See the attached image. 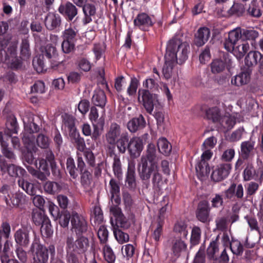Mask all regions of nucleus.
I'll list each match as a JSON object with an SVG mask.
<instances>
[{"label": "nucleus", "instance_id": "nucleus-1", "mask_svg": "<svg viewBox=\"0 0 263 263\" xmlns=\"http://www.w3.org/2000/svg\"><path fill=\"white\" fill-rule=\"evenodd\" d=\"M156 153L155 145L153 143L148 144L146 156H142L141 158L138 172L140 178L143 180H149L152 175L153 187L156 190H160L163 182L159 165L156 160Z\"/></svg>", "mask_w": 263, "mask_h": 263}, {"label": "nucleus", "instance_id": "nucleus-2", "mask_svg": "<svg viewBox=\"0 0 263 263\" xmlns=\"http://www.w3.org/2000/svg\"><path fill=\"white\" fill-rule=\"evenodd\" d=\"M105 140L110 156L115 155L116 146L119 153L124 154L128 142V134L127 132L122 133L120 126L116 123H112L105 134Z\"/></svg>", "mask_w": 263, "mask_h": 263}, {"label": "nucleus", "instance_id": "nucleus-3", "mask_svg": "<svg viewBox=\"0 0 263 263\" xmlns=\"http://www.w3.org/2000/svg\"><path fill=\"white\" fill-rule=\"evenodd\" d=\"M22 120L24 124V132L22 140L28 151V154L25 156V159L28 163L31 164L34 159L32 152H35L36 149L35 145V137L33 133L37 132L40 128L34 123L32 114H28L24 116Z\"/></svg>", "mask_w": 263, "mask_h": 263}, {"label": "nucleus", "instance_id": "nucleus-4", "mask_svg": "<svg viewBox=\"0 0 263 263\" xmlns=\"http://www.w3.org/2000/svg\"><path fill=\"white\" fill-rule=\"evenodd\" d=\"M189 48L186 43L182 42L178 39H173L167 45L165 55L173 62L182 64L187 59Z\"/></svg>", "mask_w": 263, "mask_h": 263}, {"label": "nucleus", "instance_id": "nucleus-5", "mask_svg": "<svg viewBox=\"0 0 263 263\" xmlns=\"http://www.w3.org/2000/svg\"><path fill=\"white\" fill-rule=\"evenodd\" d=\"M218 237V236H217L215 240L210 243L206 250L207 256L215 263H227L229 258L226 248L220 246Z\"/></svg>", "mask_w": 263, "mask_h": 263}, {"label": "nucleus", "instance_id": "nucleus-6", "mask_svg": "<svg viewBox=\"0 0 263 263\" xmlns=\"http://www.w3.org/2000/svg\"><path fill=\"white\" fill-rule=\"evenodd\" d=\"M138 101L142 103L146 111L152 114L154 108L159 110L162 106L159 102L157 96L152 95L146 90L140 89L138 91Z\"/></svg>", "mask_w": 263, "mask_h": 263}, {"label": "nucleus", "instance_id": "nucleus-7", "mask_svg": "<svg viewBox=\"0 0 263 263\" xmlns=\"http://www.w3.org/2000/svg\"><path fill=\"white\" fill-rule=\"evenodd\" d=\"M30 251L33 258V263H46L48 259L47 248L40 243V239L35 237Z\"/></svg>", "mask_w": 263, "mask_h": 263}, {"label": "nucleus", "instance_id": "nucleus-8", "mask_svg": "<svg viewBox=\"0 0 263 263\" xmlns=\"http://www.w3.org/2000/svg\"><path fill=\"white\" fill-rule=\"evenodd\" d=\"M49 164L53 174L57 175L59 173V171L57 168V164L54 160V156L51 151L47 152L46 159L40 160L39 164L37 163H36V166L39 171L47 172H50Z\"/></svg>", "mask_w": 263, "mask_h": 263}, {"label": "nucleus", "instance_id": "nucleus-9", "mask_svg": "<svg viewBox=\"0 0 263 263\" xmlns=\"http://www.w3.org/2000/svg\"><path fill=\"white\" fill-rule=\"evenodd\" d=\"M243 178L245 181L254 179L261 184L263 181V166L255 170L251 163H248L243 172Z\"/></svg>", "mask_w": 263, "mask_h": 263}, {"label": "nucleus", "instance_id": "nucleus-10", "mask_svg": "<svg viewBox=\"0 0 263 263\" xmlns=\"http://www.w3.org/2000/svg\"><path fill=\"white\" fill-rule=\"evenodd\" d=\"M232 169L230 163H220L213 167L211 174V179L215 182H219L226 179Z\"/></svg>", "mask_w": 263, "mask_h": 263}, {"label": "nucleus", "instance_id": "nucleus-11", "mask_svg": "<svg viewBox=\"0 0 263 263\" xmlns=\"http://www.w3.org/2000/svg\"><path fill=\"white\" fill-rule=\"evenodd\" d=\"M71 230L77 235H81L87 231V224L86 220L84 217L75 212L71 214Z\"/></svg>", "mask_w": 263, "mask_h": 263}, {"label": "nucleus", "instance_id": "nucleus-12", "mask_svg": "<svg viewBox=\"0 0 263 263\" xmlns=\"http://www.w3.org/2000/svg\"><path fill=\"white\" fill-rule=\"evenodd\" d=\"M17 45L15 44L8 49L5 58V63L11 69H18L22 66L21 59L16 55Z\"/></svg>", "mask_w": 263, "mask_h": 263}, {"label": "nucleus", "instance_id": "nucleus-13", "mask_svg": "<svg viewBox=\"0 0 263 263\" xmlns=\"http://www.w3.org/2000/svg\"><path fill=\"white\" fill-rule=\"evenodd\" d=\"M143 149V142L142 139L139 137H133L126 144V149L128 150L129 155L134 157H138Z\"/></svg>", "mask_w": 263, "mask_h": 263}, {"label": "nucleus", "instance_id": "nucleus-14", "mask_svg": "<svg viewBox=\"0 0 263 263\" xmlns=\"http://www.w3.org/2000/svg\"><path fill=\"white\" fill-rule=\"evenodd\" d=\"M10 233V226L7 222L3 223L0 229V255L8 253L9 242L8 240Z\"/></svg>", "mask_w": 263, "mask_h": 263}, {"label": "nucleus", "instance_id": "nucleus-15", "mask_svg": "<svg viewBox=\"0 0 263 263\" xmlns=\"http://www.w3.org/2000/svg\"><path fill=\"white\" fill-rule=\"evenodd\" d=\"M154 23L151 17L144 12L139 13L134 20V26L143 31H147Z\"/></svg>", "mask_w": 263, "mask_h": 263}, {"label": "nucleus", "instance_id": "nucleus-16", "mask_svg": "<svg viewBox=\"0 0 263 263\" xmlns=\"http://www.w3.org/2000/svg\"><path fill=\"white\" fill-rule=\"evenodd\" d=\"M240 39L242 40V29L237 27L229 32L228 37L224 43V48L230 51L233 49V46H235Z\"/></svg>", "mask_w": 263, "mask_h": 263}, {"label": "nucleus", "instance_id": "nucleus-17", "mask_svg": "<svg viewBox=\"0 0 263 263\" xmlns=\"http://www.w3.org/2000/svg\"><path fill=\"white\" fill-rule=\"evenodd\" d=\"M171 249L173 255L178 257L187 249V245L180 237H173L170 240Z\"/></svg>", "mask_w": 263, "mask_h": 263}, {"label": "nucleus", "instance_id": "nucleus-18", "mask_svg": "<svg viewBox=\"0 0 263 263\" xmlns=\"http://www.w3.org/2000/svg\"><path fill=\"white\" fill-rule=\"evenodd\" d=\"M30 231L27 228L17 230L15 234V240L17 244L22 247H27L30 242Z\"/></svg>", "mask_w": 263, "mask_h": 263}, {"label": "nucleus", "instance_id": "nucleus-19", "mask_svg": "<svg viewBox=\"0 0 263 263\" xmlns=\"http://www.w3.org/2000/svg\"><path fill=\"white\" fill-rule=\"evenodd\" d=\"M110 212L116 218V224L118 227L127 229L130 226V221L123 215L117 206H111Z\"/></svg>", "mask_w": 263, "mask_h": 263}, {"label": "nucleus", "instance_id": "nucleus-20", "mask_svg": "<svg viewBox=\"0 0 263 263\" xmlns=\"http://www.w3.org/2000/svg\"><path fill=\"white\" fill-rule=\"evenodd\" d=\"M59 11L63 15L67 17L69 21H72L78 14L77 8L70 2H67L65 4L61 5L59 8Z\"/></svg>", "mask_w": 263, "mask_h": 263}, {"label": "nucleus", "instance_id": "nucleus-21", "mask_svg": "<svg viewBox=\"0 0 263 263\" xmlns=\"http://www.w3.org/2000/svg\"><path fill=\"white\" fill-rule=\"evenodd\" d=\"M10 138L8 135H4L2 132H0V145L3 154L8 159H15L14 154L8 147V141Z\"/></svg>", "mask_w": 263, "mask_h": 263}, {"label": "nucleus", "instance_id": "nucleus-22", "mask_svg": "<svg viewBox=\"0 0 263 263\" xmlns=\"http://www.w3.org/2000/svg\"><path fill=\"white\" fill-rule=\"evenodd\" d=\"M210 210V208L208 202H200L196 213L198 219L202 222H206L209 218Z\"/></svg>", "mask_w": 263, "mask_h": 263}, {"label": "nucleus", "instance_id": "nucleus-23", "mask_svg": "<svg viewBox=\"0 0 263 263\" xmlns=\"http://www.w3.org/2000/svg\"><path fill=\"white\" fill-rule=\"evenodd\" d=\"M210 31L207 27L200 28L195 34V43L197 46L203 45L209 40Z\"/></svg>", "mask_w": 263, "mask_h": 263}, {"label": "nucleus", "instance_id": "nucleus-24", "mask_svg": "<svg viewBox=\"0 0 263 263\" xmlns=\"http://www.w3.org/2000/svg\"><path fill=\"white\" fill-rule=\"evenodd\" d=\"M196 171L198 178L204 180L208 177L210 168L208 162L199 161L196 165Z\"/></svg>", "mask_w": 263, "mask_h": 263}, {"label": "nucleus", "instance_id": "nucleus-25", "mask_svg": "<svg viewBox=\"0 0 263 263\" xmlns=\"http://www.w3.org/2000/svg\"><path fill=\"white\" fill-rule=\"evenodd\" d=\"M145 121L142 116L135 118L128 121L127 124L128 129L131 133H135L137 130L143 128L145 126Z\"/></svg>", "mask_w": 263, "mask_h": 263}, {"label": "nucleus", "instance_id": "nucleus-26", "mask_svg": "<svg viewBox=\"0 0 263 263\" xmlns=\"http://www.w3.org/2000/svg\"><path fill=\"white\" fill-rule=\"evenodd\" d=\"M61 24L60 16L54 13H49L45 21V24L49 30H53L59 26Z\"/></svg>", "mask_w": 263, "mask_h": 263}, {"label": "nucleus", "instance_id": "nucleus-27", "mask_svg": "<svg viewBox=\"0 0 263 263\" xmlns=\"http://www.w3.org/2000/svg\"><path fill=\"white\" fill-rule=\"evenodd\" d=\"M250 80V73L245 71L240 72L231 80L232 84L240 86L247 84Z\"/></svg>", "mask_w": 263, "mask_h": 263}, {"label": "nucleus", "instance_id": "nucleus-28", "mask_svg": "<svg viewBox=\"0 0 263 263\" xmlns=\"http://www.w3.org/2000/svg\"><path fill=\"white\" fill-rule=\"evenodd\" d=\"M62 128L68 133L70 137L79 133L75 127L74 120L71 116H66L64 118Z\"/></svg>", "mask_w": 263, "mask_h": 263}, {"label": "nucleus", "instance_id": "nucleus-29", "mask_svg": "<svg viewBox=\"0 0 263 263\" xmlns=\"http://www.w3.org/2000/svg\"><path fill=\"white\" fill-rule=\"evenodd\" d=\"M92 102L94 105L103 108L106 105L107 99L105 92L101 89H97L94 91L92 98Z\"/></svg>", "mask_w": 263, "mask_h": 263}, {"label": "nucleus", "instance_id": "nucleus-30", "mask_svg": "<svg viewBox=\"0 0 263 263\" xmlns=\"http://www.w3.org/2000/svg\"><path fill=\"white\" fill-rule=\"evenodd\" d=\"M78 32L79 31L76 26L70 24V26L62 32V37L63 40L76 42Z\"/></svg>", "mask_w": 263, "mask_h": 263}, {"label": "nucleus", "instance_id": "nucleus-31", "mask_svg": "<svg viewBox=\"0 0 263 263\" xmlns=\"http://www.w3.org/2000/svg\"><path fill=\"white\" fill-rule=\"evenodd\" d=\"M83 12L84 17L83 20V23L87 24L92 21L91 16H94L96 13V8L92 4H86L83 8Z\"/></svg>", "mask_w": 263, "mask_h": 263}, {"label": "nucleus", "instance_id": "nucleus-32", "mask_svg": "<svg viewBox=\"0 0 263 263\" xmlns=\"http://www.w3.org/2000/svg\"><path fill=\"white\" fill-rule=\"evenodd\" d=\"M126 183L130 189H135L136 186L135 165L132 163H128Z\"/></svg>", "mask_w": 263, "mask_h": 263}, {"label": "nucleus", "instance_id": "nucleus-33", "mask_svg": "<svg viewBox=\"0 0 263 263\" xmlns=\"http://www.w3.org/2000/svg\"><path fill=\"white\" fill-rule=\"evenodd\" d=\"M255 142L251 141L242 142L240 146V155L244 159H247L251 155Z\"/></svg>", "mask_w": 263, "mask_h": 263}, {"label": "nucleus", "instance_id": "nucleus-34", "mask_svg": "<svg viewBox=\"0 0 263 263\" xmlns=\"http://www.w3.org/2000/svg\"><path fill=\"white\" fill-rule=\"evenodd\" d=\"M262 54L258 51H250L245 58V64L248 67L257 65Z\"/></svg>", "mask_w": 263, "mask_h": 263}, {"label": "nucleus", "instance_id": "nucleus-35", "mask_svg": "<svg viewBox=\"0 0 263 263\" xmlns=\"http://www.w3.org/2000/svg\"><path fill=\"white\" fill-rule=\"evenodd\" d=\"M249 48V44L248 43H244L236 46H233V49L229 51L232 52L237 59H241L247 52Z\"/></svg>", "mask_w": 263, "mask_h": 263}, {"label": "nucleus", "instance_id": "nucleus-36", "mask_svg": "<svg viewBox=\"0 0 263 263\" xmlns=\"http://www.w3.org/2000/svg\"><path fill=\"white\" fill-rule=\"evenodd\" d=\"M157 146L159 152L164 155H168L172 151V145L165 138H160L158 139Z\"/></svg>", "mask_w": 263, "mask_h": 263}, {"label": "nucleus", "instance_id": "nucleus-37", "mask_svg": "<svg viewBox=\"0 0 263 263\" xmlns=\"http://www.w3.org/2000/svg\"><path fill=\"white\" fill-rule=\"evenodd\" d=\"M7 172L12 177H24L26 171L22 167L14 164H9Z\"/></svg>", "mask_w": 263, "mask_h": 263}, {"label": "nucleus", "instance_id": "nucleus-38", "mask_svg": "<svg viewBox=\"0 0 263 263\" xmlns=\"http://www.w3.org/2000/svg\"><path fill=\"white\" fill-rule=\"evenodd\" d=\"M18 184L20 187L25 191L28 194L33 196L35 194V189L33 184L25 181L23 178L18 180Z\"/></svg>", "mask_w": 263, "mask_h": 263}, {"label": "nucleus", "instance_id": "nucleus-39", "mask_svg": "<svg viewBox=\"0 0 263 263\" xmlns=\"http://www.w3.org/2000/svg\"><path fill=\"white\" fill-rule=\"evenodd\" d=\"M165 62L162 69V72L164 78L166 79H168L172 76L173 68L176 63L173 62L171 59H167L166 55H165Z\"/></svg>", "mask_w": 263, "mask_h": 263}, {"label": "nucleus", "instance_id": "nucleus-40", "mask_svg": "<svg viewBox=\"0 0 263 263\" xmlns=\"http://www.w3.org/2000/svg\"><path fill=\"white\" fill-rule=\"evenodd\" d=\"M76 248L79 253H84L89 248V243L87 238L81 237L75 242Z\"/></svg>", "mask_w": 263, "mask_h": 263}, {"label": "nucleus", "instance_id": "nucleus-41", "mask_svg": "<svg viewBox=\"0 0 263 263\" xmlns=\"http://www.w3.org/2000/svg\"><path fill=\"white\" fill-rule=\"evenodd\" d=\"M41 56L46 57L48 59H56L57 57V52L56 48L51 44L46 45L43 50Z\"/></svg>", "mask_w": 263, "mask_h": 263}, {"label": "nucleus", "instance_id": "nucleus-42", "mask_svg": "<svg viewBox=\"0 0 263 263\" xmlns=\"http://www.w3.org/2000/svg\"><path fill=\"white\" fill-rule=\"evenodd\" d=\"M44 191L50 194H54L61 190V186L54 181H47L43 186Z\"/></svg>", "mask_w": 263, "mask_h": 263}, {"label": "nucleus", "instance_id": "nucleus-43", "mask_svg": "<svg viewBox=\"0 0 263 263\" xmlns=\"http://www.w3.org/2000/svg\"><path fill=\"white\" fill-rule=\"evenodd\" d=\"M43 59V57L40 55L35 57L33 59V67L38 73L43 72L46 69Z\"/></svg>", "mask_w": 263, "mask_h": 263}, {"label": "nucleus", "instance_id": "nucleus-44", "mask_svg": "<svg viewBox=\"0 0 263 263\" xmlns=\"http://www.w3.org/2000/svg\"><path fill=\"white\" fill-rule=\"evenodd\" d=\"M245 10V7L242 4L234 3L233 6L228 10V13L230 15L240 16L243 14Z\"/></svg>", "mask_w": 263, "mask_h": 263}, {"label": "nucleus", "instance_id": "nucleus-45", "mask_svg": "<svg viewBox=\"0 0 263 263\" xmlns=\"http://www.w3.org/2000/svg\"><path fill=\"white\" fill-rule=\"evenodd\" d=\"M206 116L209 119L212 120L214 122H219L221 119L219 109L217 107H212L208 109Z\"/></svg>", "mask_w": 263, "mask_h": 263}, {"label": "nucleus", "instance_id": "nucleus-46", "mask_svg": "<svg viewBox=\"0 0 263 263\" xmlns=\"http://www.w3.org/2000/svg\"><path fill=\"white\" fill-rule=\"evenodd\" d=\"M113 232L116 240L119 243L122 244L129 241V235L127 233L115 227L113 228Z\"/></svg>", "mask_w": 263, "mask_h": 263}, {"label": "nucleus", "instance_id": "nucleus-47", "mask_svg": "<svg viewBox=\"0 0 263 263\" xmlns=\"http://www.w3.org/2000/svg\"><path fill=\"white\" fill-rule=\"evenodd\" d=\"M35 133H33L34 135ZM35 137V136L33 135ZM36 143L37 146L41 148H47L48 147L50 144V139L45 135L43 134H40L38 135L37 137L35 138Z\"/></svg>", "mask_w": 263, "mask_h": 263}, {"label": "nucleus", "instance_id": "nucleus-48", "mask_svg": "<svg viewBox=\"0 0 263 263\" xmlns=\"http://www.w3.org/2000/svg\"><path fill=\"white\" fill-rule=\"evenodd\" d=\"M32 218L35 225H40L45 221H49V219L45 218L42 212L38 210L33 211Z\"/></svg>", "mask_w": 263, "mask_h": 263}, {"label": "nucleus", "instance_id": "nucleus-49", "mask_svg": "<svg viewBox=\"0 0 263 263\" xmlns=\"http://www.w3.org/2000/svg\"><path fill=\"white\" fill-rule=\"evenodd\" d=\"M226 67L224 62L219 59H215L211 64V71L213 73H218L222 72Z\"/></svg>", "mask_w": 263, "mask_h": 263}, {"label": "nucleus", "instance_id": "nucleus-50", "mask_svg": "<svg viewBox=\"0 0 263 263\" xmlns=\"http://www.w3.org/2000/svg\"><path fill=\"white\" fill-rule=\"evenodd\" d=\"M242 40H255L259 36L257 31L253 29H242Z\"/></svg>", "mask_w": 263, "mask_h": 263}, {"label": "nucleus", "instance_id": "nucleus-51", "mask_svg": "<svg viewBox=\"0 0 263 263\" xmlns=\"http://www.w3.org/2000/svg\"><path fill=\"white\" fill-rule=\"evenodd\" d=\"M103 254L104 259L108 263H114L116 256L109 246L105 244L103 247Z\"/></svg>", "mask_w": 263, "mask_h": 263}, {"label": "nucleus", "instance_id": "nucleus-52", "mask_svg": "<svg viewBox=\"0 0 263 263\" xmlns=\"http://www.w3.org/2000/svg\"><path fill=\"white\" fill-rule=\"evenodd\" d=\"M103 220V215L100 207L95 206L93 210V216L92 221H94L95 224L98 225L100 224Z\"/></svg>", "mask_w": 263, "mask_h": 263}, {"label": "nucleus", "instance_id": "nucleus-53", "mask_svg": "<svg viewBox=\"0 0 263 263\" xmlns=\"http://www.w3.org/2000/svg\"><path fill=\"white\" fill-rule=\"evenodd\" d=\"M163 221H159L152 234V238L156 242L160 241L163 233Z\"/></svg>", "mask_w": 263, "mask_h": 263}, {"label": "nucleus", "instance_id": "nucleus-54", "mask_svg": "<svg viewBox=\"0 0 263 263\" xmlns=\"http://www.w3.org/2000/svg\"><path fill=\"white\" fill-rule=\"evenodd\" d=\"M70 138L72 142L76 143L77 149L81 152L84 151L85 143L84 139L80 137L79 133L74 134Z\"/></svg>", "mask_w": 263, "mask_h": 263}, {"label": "nucleus", "instance_id": "nucleus-55", "mask_svg": "<svg viewBox=\"0 0 263 263\" xmlns=\"http://www.w3.org/2000/svg\"><path fill=\"white\" fill-rule=\"evenodd\" d=\"M67 170L68 171L70 176L75 179L78 176L76 172V168L74 160L72 158H68L66 161Z\"/></svg>", "mask_w": 263, "mask_h": 263}, {"label": "nucleus", "instance_id": "nucleus-56", "mask_svg": "<svg viewBox=\"0 0 263 263\" xmlns=\"http://www.w3.org/2000/svg\"><path fill=\"white\" fill-rule=\"evenodd\" d=\"M24 199L23 195L17 194L15 195L12 199H9L7 197H5V201L7 205L10 207L18 206Z\"/></svg>", "mask_w": 263, "mask_h": 263}, {"label": "nucleus", "instance_id": "nucleus-57", "mask_svg": "<svg viewBox=\"0 0 263 263\" xmlns=\"http://www.w3.org/2000/svg\"><path fill=\"white\" fill-rule=\"evenodd\" d=\"M113 171L115 175L118 178L122 177V169L120 158L115 155L114 158V163L112 165Z\"/></svg>", "mask_w": 263, "mask_h": 263}, {"label": "nucleus", "instance_id": "nucleus-58", "mask_svg": "<svg viewBox=\"0 0 263 263\" xmlns=\"http://www.w3.org/2000/svg\"><path fill=\"white\" fill-rule=\"evenodd\" d=\"M21 54L24 58H28L30 55L29 43L27 39L22 40L21 45Z\"/></svg>", "mask_w": 263, "mask_h": 263}, {"label": "nucleus", "instance_id": "nucleus-59", "mask_svg": "<svg viewBox=\"0 0 263 263\" xmlns=\"http://www.w3.org/2000/svg\"><path fill=\"white\" fill-rule=\"evenodd\" d=\"M248 12L253 17H259L261 16V13L259 6L256 4V1L251 2L248 9Z\"/></svg>", "mask_w": 263, "mask_h": 263}, {"label": "nucleus", "instance_id": "nucleus-60", "mask_svg": "<svg viewBox=\"0 0 263 263\" xmlns=\"http://www.w3.org/2000/svg\"><path fill=\"white\" fill-rule=\"evenodd\" d=\"M135 250V248L133 245L126 244L122 247L121 252L124 257L129 259L133 256Z\"/></svg>", "mask_w": 263, "mask_h": 263}, {"label": "nucleus", "instance_id": "nucleus-61", "mask_svg": "<svg viewBox=\"0 0 263 263\" xmlns=\"http://www.w3.org/2000/svg\"><path fill=\"white\" fill-rule=\"evenodd\" d=\"M105 47L103 44H95L93 48V52L95 55L96 60H99L104 55Z\"/></svg>", "mask_w": 263, "mask_h": 263}, {"label": "nucleus", "instance_id": "nucleus-62", "mask_svg": "<svg viewBox=\"0 0 263 263\" xmlns=\"http://www.w3.org/2000/svg\"><path fill=\"white\" fill-rule=\"evenodd\" d=\"M230 248L233 253L237 255H239L243 252V246L238 240L232 241L230 243Z\"/></svg>", "mask_w": 263, "mask_h": 263}, {"label": "nucleus", "instance_id": "nucleus-63", "mask_svg": "<svg viewBox=\"0 0 263 263\" xmlns=\"http://www.w3.org/2000/svg\"><path fill=\"white\" fill-rule=\"evenodd\" d=\"M74 42L63 40L61 47L63 52L69 53L74 50Z\"/></svg>", "mask_w": 263, "mask_h": 263}, {"label": "nucleus", "instance_id": "nucleus-64", "mask_svg": "<svg viewBox=\"0 0 263 263\" xmlns=\"http://www.w3.org/2000/svg\"><path fill=\"white\" fill-rule=\"evenodd\" d=\"M235 155V152L233 148H228L223 152L220 158L223 161L229 162L233 160Z\"/></svg>", "mask_w": 263, "mask_h": 263}]
</instances>
